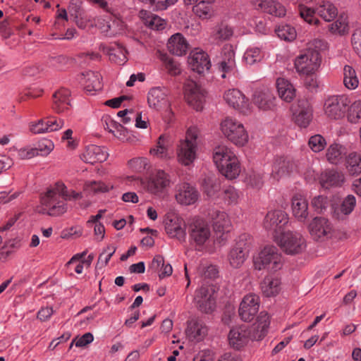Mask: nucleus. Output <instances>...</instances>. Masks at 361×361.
<instances>
[{
  "label": "nucleus",
  "instance_id": "f257e3e1",
  "mask_svg": "<svg viewBox=\"0 0 361 361\" xmlns=\"http://www.w3.org/2000/svg\"><path fill=\"white\" fill-rule=\"evenodd\" d=\"M326 47V43L322 39H316L308 43L307 48L295 59L296 71L303 75L314 73L320 66V51Z\"/></svg>",
  "mask_w": 361,
  "mask_h": 361
},
{
  "label": "nucleus",
  "instance_id": "f03ea898",
  "mask_svg": "<svg viewBox=\"0 0 361 361\" xmlns=\"http://www.w3.org/2000/svg\"><path fill=\"white\" fill-rule=\"evenodd\" d=\"M61 197L65 200L70 199L64 184L56 183L54 186L48 188L46 193L41 197L42 207L38 209V212L49 216L64 214L67 211V207L63 201L59 200Z\"/></svg>",
  "mask_w": 361,
  "mask_h": 361
},
{
  "label": "nucleus",
  "instance_id": "7ed1b4c3",
  "mask_svg": "<svg viewBox=\"0 0 361 361\" xmlns=\"http://www.w3.org/2000/svg\"><path fill=\"white\" fill-rule=\"evenodd\" d=\"M213 159L219 171L226 178L232 180L239 176L240 169L238 159L226 146L215 148Z\"/></svg>",
  "mask_w": 361,
  "mask_h": 361
},
{
  "label": "nucleus",
  "instance_id": "20e7f679",
  "mask_svg": "<svg viewBox=\"0 0 361 361\" xmlns=\"http://www.w3.org/2000/svg\"><path fill=\"white\" fill-rule=\"evenodd\" d=\"M315 13H317L325 21H331L338 14V10L336 6L329 1H321L315 9L299 6V13L302 18L310 24H317L319 20L314 17Z\"/></svg>",
  "mask_w": 361,
  "mask_h": 361
},
{
  "label": "nucleus",
  "instance_id": "39448f33",
  "mask_svg": "<svg viewBox=\"0 0 361 361\" xmlns=\"http://www.w3.org/2000/svg\"><path fill=\"white\" fill-rule=\"evenodd\" d=\"M198 132L196 128H190L186 132L185 140L178 145L177 156L180 163L188 166L196 158L197 139Z\"/></svg>",
  "mask_w": 361,
  "mask_h": 361
},
{
  "label": "nucleus",
  "instance_id": "423d86ee",
  "mask_svg": "<svg viewBox=\"0 0 361 361\" xmlns=\"http://www.w3.org/2000/svg\"><path fill=\"white\" fill-rule=\"evenodd\" d=\"M256 269L276 271L282 267V257L278 250L273 245L266 246L254 259Z\"/></svg>",
  "mask_w": 361,
  "mask_h": 361
},
{
  "label": "nucleus",
  "instance_id": "0eeeda50",
  "mask_svg": "<svg viewBox=\"0 0 361 361\" xmlns=\"http://www.w3.org/2000/svg\"><path fill=\"white\" fill-rule=\"evenodd\" d=\"M274 240L287 255L300 254L305 247V239L298 233L284 232L279 236L275 235Z\"/></svg>",
  "mask_w": 361,
  "mask_h": 361
},
{
  "label": "nucleus",
  "instance_id": "6e6552de",
  "mask_svg": "<svg viewBox=\"0 0 361 361\" xmlns=\"http://www.w3.org/2000/svg\"><path fill=\"white\" fill-rule=\"evenodd\" d=\"M189 240L196 246L203 245L211 235L210 227L202 219L195 217L187 225Z\"/></svg>",
  "mask_w": 361,
  "mask_h": 361
},
{
  "label": "nucleus",
  "instance_id": "1a4fd4ad",
  "mask_svg": "<svg viewBox=\"0 0 361 361\" xmlns=\"http://www.w3.org/2000/svg\"><path fill=\"white\" fill-rule=\"evenodd\" d=\"M221 130L224 135L235 145L243 146L248 140V135L243 125L235 119L226 118L221 123Z\"/></svg>",
  "mask_w": 361,
  "mask_h": 361
},
{
  "label": "nucleus",
  "instance_id": "9d476101",
  "mask_svg": "<svg viewBox=\"0 0 361 361\" xmlns=\"http://www.w3.org/2000/svg\"><path fill=\"white\" fill-rule=\"evenodd\" d=\"M252 243V237L247 233H243L238 237L235 246L228 255L230 264L233 268H239L247 258Z\"/></svg>",
  "mask_w": 361,
  "mask_h": 361
},
{
  "label": "nucleus",
  "instance_id": "9b49d317",
  "mask_svg": "<svg viewBox=\"0 0 361 361\" xmlns=\"http://www.w3.org/2000/svg\"><path fill=\"white\" fill-rule=\"evenodd\" d=\"M350 100L345 95L331 96L324 103L326 115L333 119H338L344 116Z\"/></svg>",
  "mask_w": 361,
  "mask_h": 361
},
{
  "label": "nucleus",
  "instance_id": "f8f14e48",
  "mask_svg": "<svg viewBox=\"0 0 361 361\" xmlns=\"http://www.w3.org/2000/svg\"><path fill=\"white\" fill-rule=\"evenodd\" d=\"M312 238L316 241H324L331 238L333 229L331 223L324 217H315L309 225Z\"/></svg>",
  "mask_w": 361,
  "mask_h": 361
},
{
  "label": "nucleus",
  "instance_id": "ddd939ff",
  "mask_svg": "<svg viewBox=\"0 0 361 361\" xmlns=\"http://www.w3.org/2000/svg\"><path fill=\"white\" fill-rule=\"evenodd\" d=\"M206 92L195 82L189 81L185 87V98L190 106L196 111H202Z\"/></svg>",
  "mask_w": 361,
  "mask_h": 361
},
{
  "label": "nucleus",
  "instance_id": "4468645a",
  "mask_svg": "<svg viewBox=\"0 0 361 361\" xmlns=\"http://www.w3.org/2000/svg\"><path fill=\"white\" fill-rule=\"evenodd\" d=\"M259 298L255 294L245 295L240 304L238 314L246 322H251L259 311Z\"/></svg>",
  "mask_w": 361,
  "mask_h": 361
},
{
  "label": "nucleus",
  "instance_id": "2eb2a0df",
  "mask_svg": "<svg viewBox=\"0 0 361 361\" xmlns=\"http://www.w3.org/2000/svg\"><path fill=\"white\" fill-rule=\"evenodd\" d=\"M207 334L208 327L202 317H193L187 322L185 334L190 341H202Z\"/></svg>",
  "mask_w": 361,
  "mask_h": 361
},
{
  "label": "nucleus",
  "instance_id": "dca6fc26",
  "mask_svg": "<svg viewBox=\"0 0 361 361\" xmlns=\"http://www.w3.org/2000/svg\"><path fill=\"white\" fill-rule=\"evenodd\" d=\"M212 295L213 289L207 286H202L196 291L194 300L201 312L209 314L214 311L215 300Z\"/></svg>",
  "mask_w": 361,
  "mask_h": 361
},
{
  "label": "nucleus",
  "instance_id": "f3484780",
  "mask_svg": "<svg viewBox=\"0 0 361 361\" xmlns=\"http://www.w3.org/2000/svg\"><path fill=\"white\" fill-rule=\"evenodd\" d=\"M164 224L166 232L169 236L176 238L180 242L185 241L186 233L182 226L185 224L181 218L175 214H168L166 215Z\"/></svg>",
  "mask_w": 361,
  "mask_h": 361
},
{
  "label": "nucleus",
  "instance_id": "a211bd4d",
  "mask_svg": "<svg viewBox=\"0 0 361 361\" xmlns=\"http://www.w3.org/2000/svg\"><path fill=\"white\" fill-rule=\"evenodd\" d=\"M168 94L169 90L166 87H156L152 88L147 96L149 106L158 111L169 107L170 103Z\"/></svg>",
  "mask_w": 361,
  "mask_h": 361
},
{
  "label": "nucleus",
  "instance_id": "6ab92c4d",
  "mask_svg": "<svg viewBox=\"0 0 361 361\" xmlns=\"http://www.w3.org/2000/svg\"><path fill=\"white\" fill-rule=\"evenodd\" d=\"M312 107L307 99H300L293 113L295 123L300 128H307L312 120Z\"/></svg>",
  "mask_w": 361,
  "mask_h": 361
},
{
  "label": "nucleus",
  "instance_id": "aec40b11",
  "mask_svg": "<svg viewBox=\"0 0 361 361\" xmlns=\"http://www.w3.org/2000/svg\"><path fill=\"white\" fill-rule=\"evenodd\" d=\"M252 329H247L245 326L233 328L228 334L229 344L239 350L247 344L249 339L252 340Z\"/></svg>",
  "mask_w": 361,
  "mask_h": 361
},
{
  "label": "nucleus",
  "instance_id": "412c9836",
  "mask_svg": "<svg viewBox=\"0 0 361 361\" xmlns=\"http://www.w3.org/2000/svg\"><path fill=\"white\" fill-rule=\"evenodd\" d=\"M288 223V216L282 210L269 212L264 221V227L266 230L276 232L281 230Z\"/></svg>",
  "mask_w": 361,
  "mask_h": 361
},
{
  "label": "nucleus",
  "instance_id": "4be33fe9",
  "mask_svg": "<svg viewBox=\"0 0 361 361\" xmlns=\"http://www.w3.org/2000/svg\"><path fill=\"white\" fill-rule=\"evenodd\" d=\"M224 99L226 103L233 108L238 109L243 114L249 111L248 100L238 90H229L224 94Z\"/></svg>",
  "mask_w": 361,
  "mask_h": 361
},
{
  "label": "nucleus",
  "instance_id": "5701e85b",
  "mask_svg": "<svg viewBox=\"0 0 361 361\" xmlns=\"http://www.w3.org/2000/svg\"><path fill=\"white\" fill-rule=\"evenodd\" d=\"M198 191L190 184L183 183L177 186L176 199L181 204H192L198 200Z\"/></svg>",
  "mask_w": 361,
  "mask_h": 361
},
{
  "label": "nucleus",
  "instance_id": "b1692460",
  "mask_svg": "<svg viewBox=\"0 0 361 361\" xmlns=\"http://www.w3.org/2000/svg\"><path fill=\"white\" fill-rule=\"evenodd\" d=\"M275 97L271 90L264 88L256 91L253 95V103L264 111L271 110L275 106Z\"/></svg>",
  "mask_w": 361,
  "mask_h": 361
},
{
  "label": "nucleus",
  "instance_id": "393cba45",
  "mask_svg": "<svg viewBox=\"0 0 361 361\" xmlns=\"http://www.w3.org/2000/svg\"><path fill=\"white\" fill-rule=\"evenodd\" d=\"M70 95V91L64 88L59 90L53 94L52 109L57 114L65 113L70 110L71 106Z\"/></svg>",
  "mask_w": 361,
  "mask_h": 361
},
{
  "label": "nucleus",
  "instance_id": "a878e982",
  "mask_svg": "<svg viewBox=\"0 0 361 361\" xmlns=\"http://www.w3.org/2000/svg\"><path fill=\"white\" fill-rule=\"evenodd\" d=\"M188 63L193 71L199 74L208 71L211 67L209 56L204 51H197L193 53L188 59Z\"/></svg>",
  "mask_w": 361,
  "mask_h": 361
},
{
  "label": "nucleus",
  "instance_id": "bb28decb",
  "mask_svg": "<svg viewBox=\"0 0 361 361\" xmlns=\"http://www.w3.org/2000/svg\"><path fill=\"white\" fill-rule=\"evenodd\" d=\"M255 6L258 10L276 17H283L286 15L285 7L274 0H256Z\"/></svg>",
  "mask_w": 361,
  "mask_h": 361
},
{
  "label": "nucleus",
  "instance_id": "cd10ccee",
  "mask_svg": "<svg viewBox=\"0 0 361 361\" xmlns=\"http://www.w3.org/2000/svg\"><path fill=\"white\" fill-rule=\"evenodd\" d=\"M169 175L164 171L159 170L151 177L147 184V188L150 192L157 194L169 186Z\"/></svg>",
  "mask_w": 361,
  "mask_h": 361
},
{
  "label": "nucleus",
  "instance_id": "c85d7f7f",
  "mask_svg": "<svg viewBox=\"0 0 361 361\" xmlns=\"http://www.w3.org/2000/svg\"><path fill=\"white\" fill-rule=\"evenodd\" d=\"M108 157V153L104 148L92 145L87 146L82 154V159L86 163L94 164L97 162L104 161Z\"/></svg>",
  "mask_w": 361,
  "mask_h": 361
},
{
  "label": "nucleus",
  "instance_id": "c756f323",
  "mask_svg": "<svg viewBox=\"0 0 361 361\" xmlns=\"http://www.w3.org/2000/svg\"><path fill=\"white\" fill-rule=\"evenodd\" d=\"M293 215L300 221H304L308 216V203L301 195H295L292 198Z\"/></svg>",
  "mask_w": 361,
  "mask_h": 361
},
{
  "label": "nucleus",
  "instance_id": "7c9ffc66",
  "mask_svg": "<svg viewBox=\"0 0 361 361\" xmlns=\"http://www.w3.org/2000/svg\"><path fill=\"white\" fill-rule=\"evenodd\" d=\"M169 51L176 56H183L186 54L188 44L180 33L172 35L167 43Z\"/></svg>",
  "mask_w": 361,
  "mask_h": 361
},
{
  "label": "nucleus",
  "instance_id": "2f4dec72",
  "mask_svg": "<svg viewBox=\"0 0 361 361\" xmlns=\"http://www.w3.org/2000/svg\"><path fill=\"white\" fill-rule=\"evenodd\" d=\"M81 75V82H83L85 89L87 92L102 90V77L99 73L89 71L85 73H82Z\"/></svg>",
  "mask_w": 361,
  "mask_h": 361
},
{
  "label": "nucleus",
  "instance_id": "473e14b6",
  "mask_svg": "<svg viewBox=\"0 0 361 361\" xmlns=\"http://www.w3.org/2000/svg\"><path fill=\"white\" fill-rule=\"evenodd\" d=\"M270 324L269 317L267 313L262 312L257 317V323L252 327L253 335L252 340H262L266 335Z\"/></svg>",
  "mask_w": 361,
  "mask_h": 361
},
{
  "label": "nucleus",
  "instance_id": "72a5a7b5",
  "mask_svg": "<svg viewBox=\"0 0 361 361\" xmlns=\"http://www.w3.org/2000/svg\"><path fill=\"white\" fill-rule=\"evenodd\" d=\"M213 222L214 229L216 232H228L231 226V221L228 215L219 210H213L210 213Z\"/></svg>",
  "mask_w": 361,
  "mask_h": 361
},
{
  "label": "nucleus",
  "instance_id": "f704fd0d",
  "mask_svg": "<svg viewBox=\"0 0 361 361\" xmlns=\"http://www.w3.org/2000/svg\"><path fill=\"white\" fill-rule=\"evenodd\" d=\"M54 145L51 142L47 145L39 144V147L31 149H21L18 152V156L22 159H31L36 156H46L53 149Z\"/></svg>",
  "mask_w": 361,
  "mask_h": 361
},
{
  "label": "nucleus",
  "instance_id": "c9c22d12",
  "mask_svg": "<svg viewBox=\"0 0 361 361\" xmlns=\"http://www.w3.org/2000/svg\"><path fill=\"white\" fill-rule=\"evenodd\" d=\"M276 88L279 96L286 102H290L295 97V90L293 85L284 78L277 79Z\"/></svg>",
  "mask_w": 361,
  "mask_h": 361
},
{
  "label": "nucleus",
  "instance_id": "e433bc0d",
  "mask_svg": "<svg viewBox=\"0 0 361 361\" xmlns=\"http://www.w3.org/2000/svg\"><path fill=\"white\" fill-rule=\"evenodd\" d=\"M293 164L290 160L284 157L277 158L273 166L271 176L279 180L283 176L288 175L292 170Z\"/></svg>",
  "mask_w": 361,
  "mask_h": 361
},
{
  "label": "nucleus",
  "instance_id": "4c0bfd02",
  "mask_svg": "<svg viewBox=\"0 0 361 361\" xmlns=\"http://www.w3.org/2000/svg\"><path fill=\"white\" fill-rule=\"evenodd\" d=\"M281 281L279 279L266 277L261 283V288L266 297L274 296L280 290Z\"/></svg>",
  "mask_w": 361,
  "mask_h": 361
},
{
  "label": "nucleus",
  "instance_id": "58836bf2",
  "mask_svg": "<svg viewBox=\"0 0 361 361\" xmlns=\"http://www.w3.org/2000/svg\"><path fill=\"white\" fill-rule=\"evenodd\" d=\"M347 153L346 149L341 145L334 143L326 150L327 160L334 164H337Z\"/></svg>",
  "mask_w": 361,
  "mask_h": 361
},
{
  "label": "nucleus",
  "instance_id": "ea45409f",
  "mask_svg": "<svg viewBox=\"0 0 361 361\" xmlns=\"http://www.w3.org/2000/svg\"><path fill=\"white\" fill-rule=\"evenodd\" d=\"M345 167L351 176H357L361 173V155L357 152L348 154L345 159Z\"/></svg>",
  "mask_w": 361,
  "mask_h": 361
},
{
  "label": "nucleus",
  "instance_id": "a19ab883",
  "mask_svg": "<svg viewBox=\"0 0 361 361\" xmlns=\"http://www.w3.org/2000/svg\"><path fill=\"white\" fill-rule=\"evenodd\" d=\"M355 204L356 200L355 196L353 195H348L347 197L344 198L341 204V213H339L336 210H334L333 213L334 216L337 219H343V216H341V214L345 216L349 215L353 211Z\"/></svg>",
  "mask_w": 361,
  "mask_h": 361
},
{
  "label": "nucleus",
  "instance_id": "79ce46f5",
  "mask_svg": "<svg viewBox=\"0 0 361 361\" xmlns=\"http://www.w3.org/2000/svg\"><path fill=\"white\" fill-rule=\"evenodd\" d=\"M203 192L208 197L215 196L221 190L220 181L215 177H207L202 182Z\"/></svg>",
  "mask_w": 361,
  "mask_h": 361
},
{
  "label": "nucleus",
  "instance_id": "37998d69",
  "mask_svg": "<svg viewBox=\"0 0 361 361\" xmlns=\"http://www.w3.org/2000/svg\"><path fill=\"white\" fill-rule=\"evenodd\" d=\"M233 35V28L227 24L221 23L214 27L212 38L217 41L228 40Z\"/></svg>",
  "mask_w": 361,
  "mask_h": 361
},
{
  "label": "nucleus",
  "instance_id": "c03bdc74",
  "mask_svg": "<svg viewBox=\"0 0 361 361\" xmlns=\"http://www.w3.org/2000/svg\"><path fill=\"white\" fill-rule=\"evenodd\" d=\"M343 84L349 90H355L359 84L355 69L348 65L343 68Z\"/></svg>",
  "mask_w": 361,
  "mask_h": 361
},
{
  "label": "nucleus",
  "instance_id": "a18cd8bd",
  "mask_svg": "<svg viewBox=\"0 0 361 361\" xmlns=\"http://www.w3.org/2000/svg\"><path fill=\"white\" fill-rule=\"evenodd\" d=\"M323 180L327 186H341L345 181V177L341 172L329 170L325 172Z\"/></svg>",
  "mask_w": 361,
  "mask_h": 361
},
{
  "label": "nucleus",
  "instance_id": "49530a36",
  "mask_svg": "<svg viewBox=\"0 0 361 361\" xmlns=\"http://www.w3.org/2000/svg\"><path fill=\"white\" fill-rule=\"evenodd\" d=\"M212 4L207 0H202L192 7V11L201 18H209L212 16Z\"/></svg>",
  "mask_w": 361,
  "mask_h": 361
},
{
  "label": "nucleus",
  "instance_id": "de8ad7c7",
  "mask_svg": "<svg viewBox=\"0 0 361 361\" xmlns=\"http://www.w3.org/2000/svg\"><path fill=\"white\" fill-rule=\"evenodd\" d=\"M169 136L161 135L158 139L157 148L152 149L150 153L159 157H166L167 156V149L170 145Z\"/></svg>",
  "mask_w": 361,
  "mask_h": 361
},
{
  "label": "nucleus",
  "instance_id": "09e8293b",
  "mask_svg": "<svg viewBox=\"0 0 361 361\" xmlns=\"http://www.w3.org/2000/svg\"><path fill=\"white\" fill-rule=\"evenodd\" d=\"M116 46L117 48L114 47L108 48V54L109 55L110 60L115 63L123 64L126 61L127 50L118 43H116Z\"/></svg>",
  "mask_w": 361,
  "mask_h": 361
},
{
  "label": "nucleus",
  "instance_id": "8fccbe9b",
  "mask_svg": "<svg viewBox=\"0 0 361 361\" xmlns=\"http://www.w3.org/2000/svg\"><path fill=\"white\" fill-rule=\"evenodd\" d=\"M275 32L278 37L285 41H293L296 37L295 29L289 25H279Z\"/></svg>",
  "mask_w": 361,
  "mask_h": 361
},
{
  "label": "nucleus",
  "instance_id": "3c124183",
  "mask_svg": "<svg viewBox=\"0 0 361 361\" xmlns=\"http://www.w3.org/2000/svg\"><path fill=\"white\" fill-rule=\"evenodd\" d=\"M161 59L164 63L166 69L169 74L172 76H176L180 73V64L175 61L172 58L167 55H163Z\"/></svg>",
  "mask_w": 361,
  "mask_h": 361
},
{
  "label": "nucleus",
  "instance_id": "603ef678",
  "mask_svg": "<svg viewBox=\"0 0 361 361\" xmlns=\"http://www.w3.org/2000/svg\"><path fill=\"white\" fill-rule=\"evenodd\" d=\"M263 55L259 48H250L247 49L244 54V59L249 65H252L256 62L260 61Z\"/></svg>",
  "mask_w": 361,
  "mask_h": 361
},
{
  "label": "nucleus",
  "instance_id": "864d4df0",
  "mask_svg": "<svg viewBox=\"0 0 361 361\" xmlns=\"http://www.w3.org/2000/svg\"><path fill=\"white\" fill-rule=\"evenodd\" d=\"M68 11L73 18H80L85 16V11L80 0H72L68 6Z\"/></svg>",
  "mask_w": 361,
  "mask_h": 361
},
{
  "label": "nucleus",
  "instance_id": "5fc2aeb1",
  "mask_svg": "<svg viewBox=\"0 0 361 361\" xmlns=\"http://www.w3.org/2000/svg\"><path fill=\"white\" fill-rule=\"evenodd\" d=\"M308 144L312 151L319 152L324 149L326 142L321 135H315L310 138Z\"/></svg>",
  "mask_w": 361,
  "mask_h": 361
},
{
  "label": "nucleus",
  "instance_id": "6e6d98bb",
  "mask_svg": "<svg viewBox=\"0 0 361 361\" xmlns=\"http://www.w3.org/2000/svg\"><path fill=\"white\" fill-rule=\"evenodd\" d=\"M146 24L150 28L159 30L165 27L166 21L155 14H150L146 18Z\"/></svg>",
  "mask_w": 361,
  "mask_h": 361
},
{
  "label": "nucleus",
  "instance_id": "4d7b16f0",
  "mask_svg": "<svg viewBox=\"0 0 361 361\" xmlns=\"http://www.w3.org/2000/svg\"><path fill=\"white\" fill-rule=\"evenodd\" d=\"M107 250H111V252L106 253V250H104L99 256L96 267L102 268L107 265L111 257L114 255L116 252V247L114 245L107 246Z\"/></svg>",
  "mask_w": 361,
  "mask_h": 361
},
{
  "label": "nucleus",
  "instance_id": "13d9d810",
  "mask_svg": "<svg viewBox=\"0 0 361 361\" xmlns=\"http://www.w3.org/2000/svg\"><path fill=\"white\" fill-rule=\"evenodd\" d=\"M361 118V100L353 102L349 108L348 120L357 123Z\"/></svg>",
  "mask_w": 361,
  "mask_h": 361
},
{
  "label": "nucleus",
  "instance_id": "bf43d9fd",
  "mask_svg": "<svg viewBox=\"0 0 361 361\" xmlns=\"http://www.w3.org/2000/svg\"><path fill=\"white\" fill-rule=\"evenodd\" d=\"M220 61H225V63L231 66H235V52L231 45L226 44L224 47L221 51V60Z\"/></svg>",
  "mask_w": 361,
  "mask_h": 361
},
{
  "label": "nucleus",
  "instance_id": "052dcab7",
  "mask_svg": "<svg viewBox=\"0 0 361 361\" xmlns=\"http://www.w3.org/2000/svg\"><path fill=\"white\" fill-rule=\"evenodd\" d=\"M64 121L61 118L54 116L47 117V126H48V133L54 132L61 129L64 126Z\"/></svg>",
  "mask_w": 361,
  "mask_h": 361
},
{
  "label": "nucleus",
  "instance_id": "680f3d73",
  "mask_svg": "<svg viewBox=\"0 0 361 361\" xmlns=\"http://www.w3.org/2000/svg\"><path fill=\"white\" fill-rule=\"evenodd\" d=\"M312 205L317 212L322 213L328 205L326 197L323 195L314 197L312 200Z\"/></svg>",
  "mask_w": 361,
  "mask_h": 361
},
{
  "label": "nucleus",
  "instance_id": "e2e57ef3",
  "mask_svg": "<svg viewBox=\"0 0 361 361\" xmlns=\"http://www.w3.org/2000/svg\"><path fill=\"white\" fill-rule=\"evenodd\" d=\"M329 29L333 33L343 35L347 31L348 23L344 19H338L334 23L329 25Z\"/></svg>",
  "mask_w": 361,
  "mask_h": 361
},
{
  "label": "nucleus",
  "instance_id": "0e129e2a",
  "mask_svg": "<svg viewBox=\"0 0 361 361\" xmlns=\"http://www.w3.org/2000/svg\"><path fill=\"white\" fill-rule=\"evenodd\" d=\"M47 126V118L39 120L37 123H32L30 126V130L35 134L48 133Z\"/></svg>",
  "mask_w": 361,
  "mask_h": 361
},
{
  "label": "nucleus",
  "instance_id": "69168bd1",
  "mask_svg": "<svg viewBox=\"0 0 361 361\" xmlns=\"http://www.w3.org/2000/svg\"><path fill=\"white\" fill-rule=\"evenodd\" d=\"M351 41L354 50L361 58V30H357L354 32Z\"/></svg>",
  "mask_w": 361,
  "mask_h": 361
},
{
  "label": "nucleus",
  "instance_id": "338daca9",
  "mask_svg": "<svg viewBox=\"0 0 361 361\" xmlns=\"http://www.w3.org/2000/svg\"><path fill=\"white\" fill-rule=\"evenodd\" d=\"M164 258L162 255H155L149 265V269L155 272L160 273L161 271V267L164 266Z\"/></svg>",
  "mask_w": 361,
  "mask_h": 361
},
{
  "label": "nucleus",
  "instance_id": "774afa93",
  "mask_svg": "<svg viewBox=\"0 0 361 361\" xmlns=\"http://www.w3.org/2000/svg\"><path fill=\"white\" fill-rule=\"evenodd\" d=\"M193 361H213V355L209 350L200 351L193 358Z\"/></svg>",
  "mask_w": 361,
  "mask_h": 361
}]
</instances>
